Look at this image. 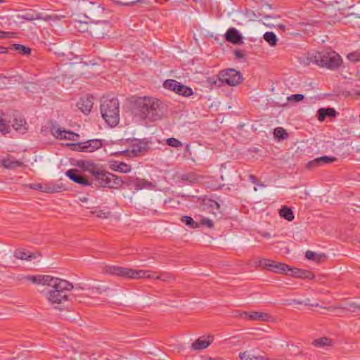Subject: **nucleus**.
I'll return each mask as SVG.
<instances>
[{
	"label": "nucleus",
	"instance_id": "f257e3e1",
	"mask_svg": "<svg viewBox=\"0 0 360 360\" xmlns=\"http://www.w3.org/2000/svg\"><path fill=\"white\" fill-rule=\"evenodd\" d=\"M134 111L141 119L155 121L161 119L166 110L163 103L158 98L143 96L135 101Z\"/></svg>",
	"mask_w": 360,
	"mask_h": 360
},
{
	"label": "nucleus",
	"instance_id": "f03ea898",
	"mask_svg": "<svg viewBox=\"0 0 360 360\" xmlns=\"http://www.w3.org/2000/svg\"><path fill=\"white\" fill-rule=\"evenodd\" d=\"M46 286V298L52 304L67 302V292L73 288L72 283L56 277H52Z\"/></svg>",
	"mask_w": 360,
	"mask_h": 360
},
{
	"label": "nucleus",
	"instance_id": "7ed1b4c3",
	"mask_svg": "<svg viewBox=\"0 0 360 360\" xmlns=\"http://www.w3.org/2000/svg\"><path fill=\"white\" fill-rule=\"evenodd\" d=\"M310 61L331 70L338 69L342 63L341 57L333 51L317 52L310 57Z\"/></svg>",
	"mask_w": 360,
	"mask_h": 360
},
{
	"label": "nucleus",
	"instance_id": "20e7f679",
	"mask_svg": "<svg viewBox=\"0 0 360 360\" xmlns=\"http://www.w3.org/2000/svg\"><path fill=\"white\" fill-rule=\"evenodd\" d=\"M100 108L103 118L109 126L115 127L118 124L120 110L117 98L103 99Z\"/></svg>",
	"mask_w": 360,
	"mask_h": 360
},
{
	"label": "nucleus",
	"instance_id": "39448f33",
	"mask_svg": "<svg viewBox=\"0 0 360 360\" xmlns=\"http://www.w3.org/2000/svg\"><path fill=\"white\" fill-rule=\"evenodd\" d=\"M105 273L131 279H139L141 278L155 279V277L157 276L155 273L150 271L134 270L117 266H106Z\"/></svg>",
	"mask_w": 360,
	"mask_h": 360
},
{
	"label": "nucleus",
	"instance_id": "423d86ee",
	"mask_svg": "<svg viewBox=\"0 0 360 360\" xmlns=\"http://www.w3.org/2000/svg\"><path fill=\"white\" fill-rule=\"evenodd\" d=\"M242 81L243 77L240 72L235 69H228L221 71L219 77L213 83L217 86H221L224 84L234 86L240 84Z\"/></svg>",
	"mask_w": 360,
	"mask_h": 360
},
{
	"label": "nucleus",
	"instance_id": "0eeeda50",
	"mask_svg": "<svg viewBox=\"0 0 360 360\" xmlns=\"http://www.w3.org/2000/svg\"><path fill=\"white\" fill-rule=\"evenodd\" d=\"M289 270H290V269L288 265L283 264V263L277 262H275L273 260L271 262V267L269 269V271H271L273 272L278 273V274L285 273L287 271H289ZM291 271H292L291 274L292 276H295L297 277H300V278H306V277H307V274H309V271H302L299 269H291Z\"/></svg>",
	"mask_w": 360,
	"mask_h": 360
},
{
	"label": "nucleus",
	"instance_id": "6e6552de",
	"mask_svg": "<svg viewBox=\"0 0 360 360\" xmlns=\"http://www.w3.org/2000/svg\"><path fill=\"white\" fill-rule=\"evenodd\" d=\"M110 25L107 21H98L95 24L89 25L87 28L90 34L95 38L100 39L109 32Z\"/></svg>",
	"mask_w": 360,
	"mask_h": 360
},
{
	"label": "nucleus",
	"instance_id": "1a4fd4ad",
	"mask_svg": "<svg viewBox=\"0 0 360 360\" xmlns=\"http://www.w3.org/2000/svg\"><path fill=\"white\" fill-rule=\"evenodd\" d=\"M90 172L94 176L95 185L107 187L108 179L110 178V173L96 169L90 170Z\"/></svg>",
	"mask_w": 360,
	"mask_h": 360
},
{
	"label": "nucleus",
	"instance_id": "9d476101",
	"mask_svg": "<svg viewBox=\"0 0 360 360\" xmlns=\"http://www.w3.org/2000/svg\"><path fill=\"white\" fill-rule=\"evenodd\" d=\"M51 131L53 136L59 139L77 141L79 136V134L76 133L71 131L63 130L60 127L56 126L51 128Z\"/></svg>",
	"mask_w": 360,
	"mask_h": 360
},
{
	"label": "nucleus",
	"instance_id": "9b49d317",
	"mask_svg": "<svg viewBox=\"0 0 360 360\" xmlns=\"http://www.w3.org/2000/svg\"><path fill=\"white\" fill-rule=\"evenodd\" d=\"M0 163L2 167L8 169H14L23 165L22 161L18 160L9 155L1 159Z\"/></svg>",
	"mask_w": 360,
	"mask_h": 360
},
{
	"label": "nucleus",
	"instance_id": "f8f14e48",
	"mask_svg": "<svg viewBox=\"0 0 360 360\" xmlns=\"http://www.w3.org/2000/svg\"><path fill=\"white\" fill-rule=\"evenodd\" d=\"M93 97L90 96H85L79 100L77 103V108L84 114L90 112L93 107Z\"/></svg>",
	"mask_w": 360,
	"mask_h": 360
},
{
	"label": "nucleus",
	"instance_id": "ddd939ff",
	"mask_svg": "<svg viewBox=\"0 0 360 360\" xmlns=\"http://www.w3.org/2000/svg\"><path fill=\"white\" fill-rule=\"evenodd\" d=\"M65 174L74 182H76L82 186L90 185L89 180L85 176L78 174L77 169H69L66 172Z\"/></svg>",
	"mask_w": 360,
	"mask_h": 360
},
{
	"label": "nucleus",
	"instance_id": "4468645a",
	"mask_svg": "<svg viewBox=\"0 0 360 360\" xmlns=\"http://www.w3.org/2000/svg\"><path fill=\"white\" fill-rule=\"evenodd\" d=\"M52 277L49 275H35L27 276L25 277V279L35 284L47 285Z\"/></svg>",
	"mask_w": 360,
	"mask_h": 360
},
{
	"label": "nucleus",
	"instance_id": "2eb2a0df",
	"mask_svg": "<svg viewBox=\"0 0 360 360\" xmlns=\"http://www.w3.org/2000/svg\"><path fill=\"white\" fill-rule=\"evenodd\" d=\"M226 41L234 44L242 43V36L236 28H229L225 34Z\"/></svg>",
	"mask_w": 360,
	"mask_h": 360
},
{
	"label": "nucleus",
	"instance_id": "dca6fc26",
	"mask_svg": "<svg viewBox=\"0 0 360 360\" xmlns=\"http://www.w3.org/2000/svg\"><path fill=\"white\" fill-rule=\"evenodd\" d=\"M13 128L20 134H25L28 129V124L26 120L21 117H15L12 122Z\"/></svg>",
	"mask_w": 360,
	"mask_h": 360
},
{
	"label": "nucleus",
	"instance_id": "f3484780",
	"mask_svg": "<svg viewBox=\"0 0 360 360\" xmlns=\"http://www.w3.org/2000/svg\"><path fill=\"white\" fill-rule=\"evenodd\" d=\"M335 160V158L322 156L309 162L307 163V167L309 169H312L319 165L329 164L330 162H334Z\"/></svg>",
	"mask_w": 360,
	"mask_h": 360
},
{
	"label": "nucleus",
	"instance_id": "a211bd4d",
	"mask_svg": "<svg viewBox=\"0 0 360 360\" xmlns=\"http://www.w3.org/2000/svg\"><path fill=\"white\" fill-rule=\"evenodd\" d=\"M84 152L92 153L102 147L103 143L100 139H92L89 140L86 142H83Z\"/></svg>",
	"mask_w": 360,
	"mask_h": 360
},
{
	"label": "nucleus",
	"instance_id": "6ab92c4d",
	"mask_svg": "<svg viewBox=\"0 0 360 360\" xmlns=\"http://www.w3.org/2000/svg\"><path fill=\"white\" fill-rule=\"evenodd\" d=\"M212 342V338L208 337L207 340H204L202 338H199L191 345L193 350H202L207 348Z\"/></svg>",
	"mask_w": 360,
	"mask_h": 360
},
{
	"label": "nucleus",
	"instance_id": "aec40b11",
	"mask_svg": "<svg viewBox=\"0 0 360 360\" xmlns=\"http://www.w3.org/2000/svg\"><path fill=\"white\" fill-rule=\"evenodd\" d=\"M110 169L122 173H128L131 171V167L123 162L114 161L110 164Z\"/></svg>",
	"mask_w": 360,
	"mask_h": 360
},
{
	"label": "nucleus",
	"instance_id": "412c9836",
	"mask_svg": "<svg viewBox=\"0 0 360 360\" xmlns=\"http://www.w3.org/2000/svg\"><path fill=\"white\" fill-rule=\"evenodd\" d=\"M14 256L19 259L32 261L37 258V255L29 251L25 250L18 249L14 252Z\"/></svg>",
	"mask_w": 360,
	"mask_h": 360
},
{
	"label": "nucleus",
	"instance_id": "4be33fe9",
	"mask_svg": "<svg viewBox=\"0 0 360 360\" xmlns=\"http://www.w3.org/2000/svg\"><path fill=\"white\" fill-rule=\"evenodd\" d=\"M239 357L241 360H270V359L266 355L255 356L251 354L250 351L240 352Z\"/></svg>",
	"mask_w": 360,
	"mask_h": 360
},
{
	"label": "nucleus",
	"instance_id": "5701e85b",
	"mask_svg": "<svg viewBox=\"0 0 360 360\" xmlns=\"http://www.w3.org/2000/svg\"><path fill=\"white\" fill-rule=\"evenodd\" d=\"M271 318L269 314L260 311H251L248 315V319L252 321H269Z\"/></svg>",
	"mask_w": 360,
	"mask_h": 360
},
{
	"label": "nucleus",
	"instance_id": "b1692460",
	"mask_svg": "<svg viewBox=\"0 0 360 360\" xmlns=\"http://www.w3.org/2000/svg\"><path fill=\"white\" fill-rule=\"evenodd\" d=\"M133 184L137 190H141L143 188L152 190L155 187V185L152 182L143 179H136Z\"/></svg>",
	"mask_w": 360,
	"mask_h": 360
},
{
	"label": "nucleus",
	"instance_id": "393cba45",
	"mask_svg": "<svg viewBox=\"0 0 360 360\" xmlns=\"http://www.w3.org/2000/svg\"><path fill=\"white\" fill-rule=\"evenodd\" d=\"M336 114V112L333 108H321L318 111V120L321 122L323 121L325 118L328 117H333Z\"/></svg>",
	"mask_w": 360,
	"mask_h": 360
},
{
	"label": "nucleus",
	"instance_id": "a878e982",
	"mask_svg": "<svg viewBox=\"0 0 360 360\" xmlns=\"http://www.w3.org/2000/svg\"><path fill=\"white\" fill-rule=\"evenodd\" d=\"M305 257L309 260H312L316 262H320L321 259L326 257L325 254H318L315 252L307 250L305 253Z\"/></svg>",
	"mask_w": 360,
	"mask_h": 360
},
{
	"label": "nucleus",
	"instance_id": "bb28decb",
	"mask_svg": "<svg viewBox=\"0 0 360 360\" xmlns=\"http://www.w3.org/2000/svg\"><path fill=\"white\" fill-rule=\"evenodd\" d=\"M176 94L188 97L191 96L193 94V91L189 86L180 84L176 89Z\"/></svg>",
	"mask_w": 360,
	"mask_h": 360
},
{
	"label": "nucleus",
	"instance_id": "cd10ccee",
	"mask_svg": "<svg viewBox=\"0 0 360 360\" xmlns=\"http://www.w3.org/2000/svg\"><path fill=\"white\" fill-rule=\"evenodd\" d=\"M16 17L18 19H25L29 21L41 18L38 13H36L34 11L27 12L24 14H19Z\"/></svg>",
	"mask_w": 360,
	"mask_h": 360
},
{
	"label": "nucleus",
	"instance_id": "c85d7f7f",
	"mask_svg": "<svg viewBox=\"0 0 360 360\" xmlns=\"http://www.w3.org/2000/svg\"><path fill=\"white\" fill-rule=\"evenodd\" d=\"M312 344L317 347H323L325 346L332 345V341L326 337H323L319 339H316L313 341Z\"/></svg>",
	"mask_w": 360,
	"mask_h": 360
},
{
	"label": "nucleus",
	"instance_id": "c756f323",
	"mask_svg": "<svg viewBox=\"0 0 360 360\" xmlns=\"http://www.w3.org/2000/svg\"><path fill=\"white\" fill-rule=\"evenodd\" d=\"M180 84H181L180 82H179L174 79H167L164 82L163 86L166 89H169V90L173 91L175 93H176V89L178 88V86L180 85Z\"/></svg>",
	"mask_w": 360,
	"mask_h": 360
},
{
	"label": "nucleus",
	"instance_id": "7c9ffc66",
	"mask_svg": "<svg viewBox=\"0 0 360 360\" xmlns=\"http://www.w3.org/2000/svg\"><path fill=\"white\" fill-rule=\"evenodd\" d=\"M280 215L289 221H292L294 219L292 210L287 207H284L280 210Z\"/></svg>",
	"mask_w": 360,
	"mask_h": 360
},
{
	"label": "nucleus",
	"instance_id": "2f4dec72",
	"mask_svg": "<svg viewBox=\"0 0 360 360\" xmlns=\"http://www.w3.org/2000/svg\"><path fill=\"white\" fill-rule=\"evenodd\" d=\"M264 39L271 46H275L278 41L276 35L273 32H266L264 33Z\"/></svg>",
	"mask_w": 360,
	"mask_h": 360
},
{
	"label": "nucleus",
	"instance_id": "473e14b6",
	"mask_svg": "<svg viewBox=\"0 0 360 360\" xmlns=\"http://www.w3.org/2000/svg\"><path fill=\"white\" fill-rule=\"evenodd\" d=\"M181 222L185 224L186 226H189L191 229H197L199 227V224L195 221L191 217L189 216H184L181 219Z\"/></svg>",
	"mask_w": 360,
	"mask_h": 360
},
{
	"label": "nucleus",
	"instance_id": "72a5a7b5",
	"mask_svg": "<svg viewBox=\"0 0 360 360\" xmlns=\"http://www.w3.org/2000/svg\"><path fill=\"white\" fill-rule=\"evenodd\" d=\"M11 131V125L9 122L4 118L0 117V132L2 134H8Z\"/></svg>",
	"mask_w": 360,
	"mask_h": 360
},
{
	"label": "nucleus",
	"instance_id": "f704fd0d",
	"mask_svg": "<svg viewBox=\"0 0 360 360\" xmlns=\"http://www.w3.org/2000/svg\"><path fill=\"white\" fill-rule=\"evenodd\" d=\"M274 136L281 139H285L288 137V133L282 127H277L274 129Z\"/></svg>",
	"mask_w": 360,
	"mask_h": 360
},
{
	"label": "nucleus",
	"instance_id": "c9c22d12",
	"mask_svg": "<svg viewBox=\"0 0 360 360\" xmlns=\"http://www.w3.org/2000/svg\"><path fill=\"white\" fill-rule=\"evenodd\" d=\"M181 179L193 184L197 181V178L194 174H184L181 176Z\"/></svg>",
	"mask_w": 360,
	"mask_h": 360
},
{
	"label": "nucleus",
	"instance_id": "e433bc0d",
	"mask_svg": "<svg viewBox=\"0 0 360 360\" xmlns=\"http://www.w3.org/2000/svg\"><path fill=\"white\" fill-rule=\"evenodd\" d=\"M93 214H96V216L98 218L107 219L110 216V212L109 210H95L92 212Z\"/></svg>",
	"mask_w": 360,
	"mask_h": 360
},
{
	"label": "nucleus",
	"instance_id": "4c0bfd02",
	"mask_svg": "<svg viewBox=\"0 0 360 360\" xmlns=\"http://www.w3.org/2000/svg\"><path fill=\"white\" fill-rule=\"evenodd\" d=\"M166 143L169 146L174 147V148H179L182 146V143L179 141L178 139L175 138H169L166 140Z\"/></svg>",
	"mask_w": 360,
	"mask_h": 360
},
{
	"label": "nucleus",
	"instance_id": "58836bf2",
	"mask_svg": "<svg viewBox=\"0 0 360 360\" xmlns=\"http://www.w3.org/2000/svg\"><path fill=\"white\" fill-rule=\"evenodd\" d=\"M13 49L15 51H18L20 53L27 55L30 53V49L20 44H14Z\"/></svg>",
	"mask_w": 360,
	"mask_h": 360
},
{
	"label": "nucleus",
	"instance_id": "ea45409f",
	"mask_svg": "<svg viewBox=\"0 0 360 360\" xmlns=\"http://www.w3.org/2000/svg\"><path fill=\"white\" fill-rule=\"evenodd\" d=\"M29 187L34 190L41 191L43 192L49 193L50 192V189L48 188H44L41 184H31L29 185Z\"/></svg>",
	"mask_w": 360,
	"mask_h": 360
},
{
	"label": "nucleus",
	"instance_id": "a19ab883",
	"mask_svg": "<svg viewBox=\"0 0 360 360\" xmlns=\"http://www.w3.org/2000/svg\"><path fill=\"white\" fill-rule=\"evenodd\" d=\"M271 262H272V260L269 259H262L259 260L258 265L263 268H266L269 270L270 267H271Z\"/></svg>",
	"mask_w": 360,
	"mask_h": 360
},
{
	"label": "nucleus",
	"instance_id": "79ce46f5",
	"mask_svg": "<svg viewBox=\"0 0 360 360\" xmlns=\"http://www.w3.org/2000/svg\"><path fill=\"white\" fill-rule=\"evenodd\" d=\"M110 178L113 179L115 188H120L123 184V181L120 177H118L110 173Z\"/></svg>",
	"mask_w": 360,
	"mask_h": 360
},
{
	"label": "nucleus",
	"instance_id": "37998d69",
	"mask_svg": "<svg viewBox=\"0 0 360 360\" xmlns=\"http://www.w3.org/2000/svg\"><path fill=\"white\" fill-rule=\"evenodd\" d=\"M347 58L354 63L358 62L360 60V53L359 52L351 53L348 54Z\"/></svg>",
	"mask_w": 360,
	"mask_h": 360
},
{
	"label": "nucleus",
	"instance_id": "c03bdc74",
	"mask_svg": "<svg viewBox=\"0 0 360 360\" xmlns=\"http://www.w3.org/2000/svg\"><path fill=\"white\" fill-rule=\"evenodd\" d=\"M172 278V276L170 274L167 273H161L160 276H157L155 277V280H160L162 281H168Z\"/></svg>",
	"mask_w": 360,
	"mask_h": 360
},
{
	"label": "nucleus",
	"instance_id": "a18cd8bd",
	"mask_svg": "<svg viewBox=\"0 0 360 360\" xmlns=\"http://www.w3.org/2000/svg\"><path fill=\"white\" fill-rule=\"evenodd\" d=\"M68 146H71L74 150L84 152V149H83V146H84L83 143H68Z\"/></svg>",
	"mask_w": 360,
	"mask_h": 360
},
{
	"label": "nucleus",
	"instance_id": "49530a36",
	"mask_svg": "<svg viewBox=\"0 0 360 360\" xmlns=\"http://www.w3.org/2000/svg\"><path fill=\"white\" fill-rule=\"evenodd\" d=\"M309 300H307L305 302H302V301H300V300H292L290 302H288V304H292V303L293 304H304V305H311V306H316V307H318L319 306V304H309Z\"/></svg>",
	"mask_w": 360,
	"mask_h": 360
},
{
	"label": "nucleus",
	"instance_id": "de8ad7c7",
	"mask_svg": "<svg viewBox=\"0 0 360 360\" xmlns=\"http://www.w3.org/2000/svg\"><path fill=\"white\" fill-rule=\"evenodd\" d=\"M304 98V96L302 94H293L290 96L288 97V101H292L295 102H299Z\"/></svg>",
	"mask_w": 360,
	"mask_h": 360
},
{
	"label": "nucleus",
	"instance_id": "09e8293b",
	"mask_svg": "<svg viewBox=\"0 0 360 360\" xmlns=\"http://www.w3.org/2000/svg\"><path fill=\"white\" fill-rule=\"evenodd\" d=\"M200 224L202 225H205L208 228H212L214 226L213 221L211 219L207 218L202 219L200 220Z\"/></svg>",
	"mask_w": 360,
	"mask_h": 360
},
{
	"label": "nucleus",
	"instance_id": "8fccbe9b",
	"mask_svg": "<svg viewBox=\"0 0 360 360\" xmlns=\"http://www.w3.org/2000/svg\"><path fill=\"white\" fill-rule=\"evenodd\" d=\"M141 152V148H134L132 150H127L124 151V153L127 154V155L128 156H136L138 155V153H140Z\"/></svg>",
	"mask_w": 360,
	"mask_h": 360
},
{
	"label": "nucleus",
	"instance_id": "3c124183",
	"mask_svg": "<svg viewBox=\"0 0 360 360\" xmlns=\"http://www.w3.org/2000/svg\"><path fill=\"white\" fill-rule=\"evenodd\" d=\"M15 33L12 32L0 31V38H11L14 36Z\"/></svg>",
	"mask_w": 360,
	"mask_h": 360
},
{
	"label": "nucleus",
	"instance_id": "603ef678",
	"mask_svg": "<svg viewBox=\"0 0 360 360\" xmlns=\"http://www.w3.org/2000/svg\"><path fill=\"white\" fill-rule=\"evenodd\" d=\"M347 308L348 310L354 312L356 310H360V304H356V303H350L348 304Z\"/></svg>",
	"mask_w": 360,
	"mask_h": 360
},
{
	"label": "nucleus",
	"instance_id": "864d4df0",
	"mask_svg": "<svg viewBox=\"0 0 360 360\" xmlns=\"http://www.w3.org/2000/svg\"><path fill=\"white\" fill-rule=\"evenodd\" d=\"M234 55H235L236 58H239V59L243 58L245 56L244 52L241 50H236L234 51Z\"/></svg>",
	"mask_w": 360,
	"mask_h": 360
},
{
	"label": "nucleus",
	"instance_id": "5fc2aeb1",
	"mask_svg": "<svg viewBox=\"0 0 360 360\" xmlns=\"http://www.w3.org/2000/svg\"><path fill=\"white\" fill-rule=\"evenodd\" d=\"M107 187L110 188H115V186L114 185L113 179H112L111 178L108 179Z\"/></svg>",
	"mask_w": 360,
	"mask_h": 360
},
{
	"label": "nucleus",
	"instance_id": "6e6d98bb",
	"mask_svg": "<svg viewBox=\"0 0 360 360\" xmlns=\"http://www.w3.org/2000/svg\"><path fill=\"white\" fill-rule=\"evenodd\" d=\"M249 314H250V312L243 311V312L239 313L238 316H240L241 318L248 319Z\"/></svg>",
	"mask_w": 360,
	"mask_h": 360
},
{
	"label": "nucleus",
	"instance_id": "4d7b16f0",
	"mask_svg": "<svg viewBox=\"0 0 360 360\" xmlns=\"http://www.w3.org/2000/svg\"><path fill=\"white\" fill-rule=\"evenodd\" d=\"M249 179L254 184H256L257 181V178L255 176H253V175H250L249 176Z\"/></svg>",
	"mask_w": 360,
	"mask_h": 360
},
{
	"label": "nucleus",
	"instance_id": "13d9d810",
	"mask_svg": "<svg viewBox=\"0 0 360 360\" xmlns=\"http://www.w3.org/2000/svg\"><path fill=\"white\" fill-rule=\"evenodd\" d=\"M7 52V49L5 47L0 46V53H4Z\"/></svg>",
	"mask_w": 360,
	"mask_h": 360
},
{
	"label": "nucleus",
	"instance_id": "bf43d9fd",
	"mask_svg": "<svg viewBox=\"0 0 360 360\" xmlns=\"http://www.w3.org/2000/svg\"><path fill=\"white\" fill-rule=\"evenodd\" d=\"M79 166L80 167H84V162H81V163H79Z\"/></svg>",
	"mask_w": 360,
	"mask_h": 360
},
{
	"label": "nucleus",
	"instance_id": "052dcab7",
	"mask_svg": "<svg viewBox=\"0 0 360 360\" xmlns=\"http://www.w3.org/2000/svg\"><path fill=\"white\" fill-rule=\"evenodd\" d=\"M5 1H6V0H0V4H1V3H4V2H5Z\"/></svg>",
	"mask_w": 360,
	"mask_h": 360
},
{
	"label": "nucleus",
	"instance_id": "680f3d73",
	"mask_svg": "<svg viewBox=\"0 0 360 360\" xmlns=\"http://www.w3.org/2000/svg\"><path fill=\"white\" fill-rule=\"evenodd\" d=\"M254 191H257V188L256 187L254 188Z\"/></svg>",
	"mask_w": 360,
	"mask_h": 360
},
{
	"label": "nucleus",
	"instance_id": "e2e57ef3",
	"mask_svg": "<svg viewBox=\"0 0 360 360\" xmlns=\"http://www.w3.org/2000/svg\"><path fill=\"white\" fill-rule=\"evenodd\" d=\"M265 236H266V237H269V234L268 233V234H266Z\"/></svg>",
	"mask_w": 360,
	"mask_h": 360
},
{
	"label": "nucleus",
	"instance_id": "0e129e2a",
	"mask_svg": "<svg viewBox=\"0 0 360 360\" xmlns=\"http://www.w3.org/2000/svg\"><path fill=\"white\" fill-rule=\"evenodd\" d=\"M358 94L360 95V92H359Z\"/></svg>",
	"mask_w": 360,
	"mask_h": 360
}]
</instances>
